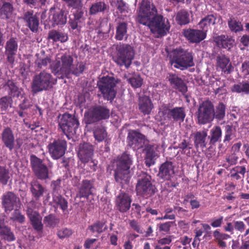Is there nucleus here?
<instances>
[{
  "label": "nucleus",
  "instance_id": "f257e3e1",
  "mask_svg": "<svg viewBox=\"0 0 249 249\" xmlns=\"http://www.w3.org/2000/svg\"><path fill=\"white\" fill-rule=\"evenodd\" d=\"M137 21L148 26L157 37L166 35L170 29L168 21L161 15H157L155 6L146 0H142L141 3Z\"/></svg>",
  "mask_w": 249,
  "mask_h": 249
},
{
  "label": "nucleus",
  "instance_id": "f03ea898",
  "mask_svg": "<svg viewBox=\"0 0 249 249\" xmlns=\"http://www.w3.org/2000/svg\"><path fill=\"white\" fill-rule=\"evenodd\" d=\"M128 144L135 149H139L146 146V155L145 163L147 166L150 167L155 163V160L159 157L158 146L148 145V141L142 134L136 131L129 132L127 138Z\"/></svg>",
  "mask_w": 249,
  "mask_h": 249
},
{
  "label": "nucleus",
  "instance_id": "7ed1b4c3",
  "mask_svg": "<svg viewBox=\"0 0 249 249\" xmlns=\"http://www.w3.org/2000/svg\"><path fill=\"white\" fill-rule=\"evenodd\" d=\"M132 164V157L129 154L124 153L118 157L115 170V178L117 182L126 183L128 181L130 177L129 169Z\"/></svg>",
  "mask_w": 249,
  "mask_h": 249
},
{
  "label": "nucleus",
  "instance_id": "20e7f679",
  "mask_svg": "<svg viewBox=\"0 0 249 249\" xmlns=\"http://www.w3.org/2000/svg\"><path fill=\"white\" fill-rule=\"evenodd\" d=\"M72 57L67 54L57 57L51 65L53 72L59 78H63L64 76L68 77L71 71L73 66Z\"/></svg>",
  "mask_w": 249,
  "mask_h": 249
},
{
  "label": "nucleus",
  "instance_id": "39448f33",
  "mask_svg": "<svg viewBox=\"0 0 249 249\" xmlns=\"http://www.w3.org/2000/svg\"><path fill=\"white\" fill-rule=\"evenodd\" d=\"M170 57L172 66L177 69L184 70L194 65L191 53L181 48L173 51Z\"/></svg>",
  "mask_w": 249,
  "mask_h": 249
},
{
  "label": "nucleus",
  "instance_id": "423d86ee",
  "mask_svg": "<svg viewBox=\"0 0 249 249\" xmlns=\"http://www.w3.org/2000/svg\"><path fill=\"white\" fill-rule=\"evenodd\" d=\"M116 52L113 56V61L119 66L128 68L134 57L133 48L129 45L120 44L116 46Z\"/></svg>",
  "mask_w": 249,
  "mask_h": 249
},
{
  "label": "nucleus",
  "instance_id": "0eeeda50",
  "mask_svg": "<svg viewBox=\"0 0 249 249\" xmlns=\"http://www.w3.org/2000/svg\"><path fill=\"white\" fill-rule=\"evenodd\" d=\"M56 83V79L53 78L51 74L42 71L34 77L32 88L34 92H36L46 90Z\"/></svg>",
  "mask_w": 249,
  "mask_h": 249
},
{
  "label": "nucleus",
  "instance_id": "6e6552de",
  "mask_svg": "<svg viewBox=\"0 0 249 249\" xmlns=\"http://www.w3.org/2000/svg\"><path fill=\"white\" fill-rule=\"evenodd\" d=\"M110 115L109 109L101 106H95L90 107L85 113V121L86 124H90L95 122L108 119Z\"/></svg>",
  "mask_w": 249,
  "mask_h": 249
},
{
  "label": "nucleus",
  "instance_id": "1a4fd4ad",
  "mask_svg": "<svg viewBox=\"0 0 249 249\" xmlns=\"http://www.w3.org/2000/svg\"><path fill=\"white\" fill-rule=\"evenodd\" d=\"M59 125L63 133L68 137L76 133V129L79 126L77 120L69 113H65L59 117Z\"/></svg>",
  "mask_w": 249,
  "mask_h": 249
},
{
  "label": "nucleus",
  "instance_id": "9d476101",
  "mask_svg": "<svg viewBox=\"0 0 249 249\" xmlns=\"http://www.w3.org/2000/svg\"><path fill=\"white\" fill-rule=\"evenodd\" d=\"M198 123L205 124L212 122L214 117V107L210 101L203 102L200 105L197 112Z\"/></svg>",
  "mask_w": 249,
  "mask_h": 249
},
{
  "label": "nucleus",
  "instance_id": "9b49d317",
  "mask_svg": "<svg viewBox=\"0 0 249 249\" xmlns=\"http://www.w3.org/2000/svg\"><path fill=\"white\" fill-rule=\"evenodd\" d=\"M98 86L105 99L112 100L114 98L116 91L114 89L115 82L113 78L108 76L103 77L98 82Z\"/></svg>",
  "mask_w": 249,
  "mask_h": 249
},
{
  "label": "nucleus",
  "instance_id": "f8f14e48",
  "mask_svg": "<svg viewBox=\"0 0 249 249\" xmlns=\"http://www.w3.org/2000/svg\"><path fill=\"white\" fill-rule=\"evenodd\" d=\"M151 177L143 174L139 178L136 186V192L138 195L143 197H147L154 193V187L150 182Z\"/></svg>",
  "mask_w": 249,
  "mask_h": 249
},
{
  "label": "nucleus",
  "instance_id": "ddd939ff",
  "mask_svg": "<svg viewBox=\"0 0 249 249\" xmlns=\"http://www.w3.org/2000/svg\"><path fill=\"white\" fill-rule=\"evenodd\" d=\"M67 147L66 141L61 139L54 140L47 146L49 153L54 160L62 157L65 154Z\"/></svg>",
  "mask_w": 249,
  "mask_h": 249
},
{
  "label": "nucleus",
  "instance_id": "4468645a",
  "mask_svg": "<svg viewBox=\"0 0 249 249\" xmlns=\"http://www.w3.org/2000/svg\"><path fill=\"white\" fill-rule=\"evenodd\" d=\"M1 199L2 206L6 212L18 209L20 207L19 198L11 192L4 194Z\"/></svg>",
  "mask_w": 249,
  "mask_h": 249
},
{
  "label": "nucleus",
  "instance_id": "2eb2a0df",
  "mask_svg": "<svg viewBox=\"0 0 249 249\" xmlns=\"http://www.w3.org/2000/svg\"><path fill=\"white\" fill-rule=\"evenodd\" d=\"M31 163L36 176L40 179H45L49 177V171L42 161L35 156H31Z\"/></svg>",
  "mask_w": 249,
  "mask_h": 249
},
{
  "label": "nucleus",
  "instance_id": "dca6fc26",
  "mask_svg": "<svg viewBox=\"0 0 249 249\" xmlns=\"http://www.w3.org/2000/svg\"><path fill=\"white\" fill-rule=\"evenodd\" d=\"M132 199L127 194L122 192L116 198V209L121 213H125L129 210Z\"/></svg>",
  "mask_w": 249,
  "mask_h": 249
},
{
  "label": "nucleus",
  "instance_id": "f3484780",
  "mask_svg": "<svg viewBox=\"0 0 249 249\" xmlns=\"http://www.w3.org/2000/svg\"><path fill=\"white\" fill-rule=\"evenodd\" d=\"M183 35L192 43H199L206 38V33L199 30L187 29L183 30Z\"/></svg>",
  "mask_w": 249,
  "mask_h": 249
},
{
  "label": "nucleus",
  "instance_id": "a211bd4d",
  "mask_svg": "<svg viewBox=\"0 0 249 249\" xmlns=\"http://www.w3.org/2000/svg\"><path fill=\"white\" fill-rule=\"evenodd\" d=\"M216 68L225 74H229L233 71V67L229 58L224 55H218L216 57Z\"/></svg>",
  "mask_w": 249,
  "mask_h": 249
},
{
  "label": "nucleus",
  "instance_id": "6ab92c4d",
  "mask_svg": "<svg viewBox=\"0 0 249 249\" xmlns=\"http://www.w3.org/2000/svg\"><path fill=\"white\" fill-rule=\"evenodd\" d=\"M175 174L174 166L171 161H166L162 163L159 169V176L165 180H169Z\"/></svg>",
  "mask_w": 249,
  "mask_h": 249
},
{
  "label": "nucleus",
  "instance_id": "aec40b11",
  "mask_svg": "<svg viewBox=\"0 0 249 249\" xmlns=\"http://www.w3.org/2000/svg\"><path fill=\"white\" fill-rule=\"evenodd\" d=\"M18 49L17 41L12 38L8 40L5 45V54L8 62L13 64L15 61V56Z\"/></svg>",
  "mask_w": 249,
  "mask_h": 249
},
{
  "label": "nucleus",
  "instance_id": "412c9836",
  "mask_svg": "<svg viewBox=\"0 0 249 249\" xmlns=\"http://www.w3.org/2000/svg\"><path fill=\"white\" fill-rule=\"evenodd\" d=\"M92 154L93 148L91 145L84 143L79 145L78 156L83 162H88L90 160Z\"/></svg>",
  "mask_w": 249,
  "mask_h": 249
},
{
  "label": "nucleus",
  "instance_id": "4be33fe9",
  "mask_svg": "<svg viewBox=\"0 0 249 249\" xmlns=\"http://www.w3.org/2000/svg\"><path fill=\"white\" fill-rule=\"evenodd\" d=\"M1 138L6 147L12 151L14 146L15 137L11 129L9 128L4 129L2 133Z\"/></svg>",
  "mask_w": 249,
  "mask_h": 249
},
{
  "label": "nucleus",
  "instance_id": "5701e85b",
  "mask_svg": "<svg viewBox=\"0 0 249 249\" xmlns=\"http://www.w3.org/2000/svg\"><path fill=\"white\" fill-rule=\"evenodd\" d=\"M171 85L175 89L182 92H185L187 90V87L185 85L183 80L177 75L169 73L167 77Z\"/></svg>",
  "mask_w": 249,
  "mask_h": 249
},
{
  "label": "nucleus",
  "instance_id": "b1692460",
  "mask_svg": "<svg viewBox=\"0 0 249 249\" xmlns=\"http://www.w3.org/2000/svg\"><path fill=\"white\" fill-rule=\"evenodd\" d=\"M165 111L169 118H172L176 121L183 122L185 117L184 109L182 107H175L171 109H166Z\"/></svg>",
  "mask_w": 249,
  "mask_h": 249
},
{
  "label": "nucleus",
  "instance_id": "393cba45",
  "mask_svg": "<svg viewBox=\"0 0 249 249\" xmlns=\"http://www.w3.org/2000/svg\"><path fill=\"white\" fill-rule=\"evenodd\" d=\"M27 213L35 229L39 231L42 229L41 218L38 213L28 208Z\"/></svg>",
  "mask_w": 249,
  "mask_h": 249
},
{
  "label": "nucleus",
  "instance_id": "a878e982",
  "mask_svg": "<svg viewBox=\"0 0 249 249\" xmlns=\"http://www.w3.org/2000/svg\"><path fill=\"white\" fill-rule=\"evenodd\" d=\"M30 190L33 196L36 199L42 196L44 193L47 192L44 188L36 179L33 180L31 182Z\"/></svg>",
  "mask_w": 249,
  "mask_h": 249
},
{
  "label": "nucleus",
  "instance_id": "bb28decb",
  "mask_svg": "<svg viewBox=\"0 0 249 249\" xmlns=\"http://www.w3.org/2000/svg\"><path fill=\"white\" fill-rule=\"evenodd\" d=\"M93 184L90 181L88 180H83L77 196L81 197H87L92 193Z\"/></svg>",
  "mask_w": 249,
  "mask_h": 249
},
{
  "label": "nucleus",
  "instance_id": "cd10ccee",
  "mask_svg": "<svg viewBox=\"0 0 249 249\" xmlns=\"http://www.w3.org/2000/svg\"><path fill=\"white\" fill-rule=\"evenodd\" d=\"M214 40L219 47L228 50H229L232 47L234 42L233 39L228 38L224 35L215 37Z\"/></svg>",
  "mask_w": 249,
  "mask_h": 249
},
{
  "label": "nucleus",
  "instance_id": "c85d7f7f",
  "mask_svg": "<svg viewBox=\"0 0 249 249\" xmlns=\"http://www.w3.org/2000/svg\"><path fill=\"white\" fill-rule=\"evenodd\" d=\"M139 107L140 110L145 114H149L153 108V105L150 99L145 96L140 98Z\"/></svg>",
  "mask_w": 249,
  "mask_h": 249
},
{
  "label": "nucleus",
  "instance_id": "c756f323",
  "mask_svg": "<svg viewBox=\"0 0 249 249\" xmlns=\"http://www.w3.org/2000/svg\"><path fill=\"white\" fill-rule=\"evenodd\" d=\"M24 18L32 31L35 32L37 31L39 22L35 16L33 15L31 12H27L25 13Z\"/></svg>",
  "mask_w": 249,
  "mask_h": 249
},
{
  "label": "nucleus",
  "instance_id": "7c9ffc66",
  "mask_svg": "<svg viewBox=\"0 0 249 249\" xmlns=\"http://www.w3.org/2000/svg\"><path fill=\"white\" fill-rule=\"evenodd\" d=\"M13 10L12 5L9 2L2 1L0 2V18L2 19H8L11 18Z\"/></svg>",
  "mask_w": 249,
  "mask_h": 249
},
{
  "label": "nucleus",
  "instance_id": "2f4dec72",
  "mask_svg": "<svg viewBox=\"0 0 249 249\" xmlns=\"http://www.w3.org/2000/svg\"><path fill=\"white\" fill-rule=\"evenodd\" d=\"M4 216L0 214V234L4 236V238L8 241H13L15 237L10 229L4 225Z\"/></svg>",
  "mask_w": 249,
  "mask_h": 249
},
{
  "label": "nucleus",
  "instance_id": "473e14b6",
  "mask_svg": "<svg viewBox=\"0 0 249 249\" xmlns=\"http://www.w3.org/2000/svg\"><path fill=\"white\" fill-rule=\"evenodd\" d=\"M215 21L216 17L213 15H210L202 18L199 22V25L202 31L206 33L211 25L215 24Z\"/></svg>",
  "mask_w": 249,
  "mask_h": 249
},
{
  "label": "nucleus",
  "instance_id": "72a5a7b5",
  "mask_svg": "<svg viewBox=\"0 0 249 249\" xmlns=\"http://www.w3.org/2000/svg\"><path fill=\"white\" fill-rule=\"evenodd\" d=\"M213 236L219 246L222 249L225 248L227 246L226 243L224 241L231 238V236L226 233L220 232L218 230H215L213 232Z\"/></svg>",
  "mask_w": 249,
  "mask_h": 249
},
{
  "label": "nucleus",
  "instance_id": "f704fd0d",
  "mask_svg": "<svg viewBox=\"0 0 249 249\" xmlns=\"http://www.w3.org/2000/svg\"><path fill=\"white\" fill-rule=\"evenodd\" d=\"M194 143L195 146L197 147L200 146L204 147L206 146L205 140L207 134L205 131L197 132L194 134Z\"/></svg>",
  "mask_w": 249,
  "mask_h": 249
},
{
  "label": "nucleus",
  "instance_id": "c9c22d12",
  "mask_svg": "<svg viewBox=\"0 0 249 249\" xmlns=\"http://www.w3.org/2000/svg\"><path fill=\"white\" fill-rule=\"evenodd\" d=\"M107 227L104 221H97L88 227L89 230L92 233H101L107 230Z\"/></svg>",
  "mask_w": 249,
  "mask_h": 249
},
{
  "label": "nucleus",
  "instance_id": "e433bc0d",
  "mask_svg": "<svg viewBox=\"0 0 249 249\" xmlns=\"http://www.w3.org/2000/svg\"><path fill=\"white\" fill-rule=\"evenodd\" d=\"M127 24L124 22L119 24L116 28L115 38L117 40H122L124 37H127Z\"/></svg>",
  "mask_w": 249,
  "mask_h": 249
},
{
  "label": "nucleus",
  "instance_id": "4c0bfd02",
  "mask_svg": "<svg viewBox=\"0 0 249 249\" xmlns=\"http://www.w3.org/2000/svg\"><path fill=\"white\" fill-rule=\"evenodd\" d=\"M246 169L244 166H237L233 168L231 171V177L233 178L238 180L244 178Z\"/></svg>",
  "mask_w": 249,
  "mask_h": 249
},
{
  "label": "nucleus",
  "instance_id": "58836bf2",
  "mask_svg": "<svg viewBox=\"0 0 249 249\" xmlns=\"http://www.w3.org/2000/svg\"><path fill=\"white\" fill-rule=\"evenodd\" d=\"M228 26L230 29L234 32H240L243 30L241 22L234 18L231 17L228 20Z\"/></svg>",
  "mask_w": 249,
  "mask_h": 249
},
{
  "label": "nucleus",
  "instance_id": "ea45409f",
  "mask_svg": "<svg viewBox=\"0 0 249 249\" xmlns=\"http://www.w3.org/2000/svg\"><path fill=\"white\" fill-rule=\"evenodd\" d=\"M52 19L54 26L55 25H64L67 21V18L61 11H58L53 14Z\"/></svg>",
  "mask_w": 249,
  "mask_h": 249
},
{
  "label": "nucleus",
  "instance_id": "a19ab883",
  "mask_svg": "<svg viewBox=\"0 0 249 249\" xmlns=\"http://www.w3.org/2000/svg\"><path fill=\"white\" fill-rule=\"evenodd\" d=\"M107 5L104 2H97L93 3L89 9L90 15L96 14L98 12L104 11L107 9Z\"/></svg>",
  "mask_w": 249,
  "mask_h": 249
},
{
  "label": "nucleus",
  "instance_id": "79ce46f5",
  "mask_svg": "<svg viewBox=\"0 0 249 249\" xmlns=\"http://www.w3.org/2000/svg\"><path fill=\"white\" fill-rule=\"evenodd\" d=\"M93 133L95 140L99 142L104 141L107 137L106 130L103 126L97 127L94 130Z\"/></svg>",
  "mask_w": 249,
  "mask_h": 249
},
{
  "label": "nucleus",
  "instance_id": "37998d69",
  "mask_svg": "<svg viewBox=\"0 0 249 249\" xmlns=\"http://www.w3.org/2000/svg\"><path fill=\"white\" fill-rule=\"evenodd\" d=\"M222 130L219 126L213 127L210 131V141L211 142L214 143L218 142L221 137Z\"/></svg>",
  "mask_w": 249,
  "mask_h": 249
},
{
  "label": "nucleus",
  "instance_id": "c03bdc74",
  "mask_svg": "<svg viewBox=\"0 0 249 249\" xmlns=\"http://www.w3.org/2000/svg\"><path fill=\"white\" fill-rule=\"evenodd\" d=\"M49 37L54 41L65 42L68 39V36L64 34L53 31L49 34Z\"/></svg>",
  "mask_w": 249,
  "mask_h": 249
},
{
  "label": "nucleus",
  "instance_id": "a18cd8bd",
  "mask_svg": "<svg viewBox=\"0 0 249 249\" xmlns=\"http://www.w3.org/2000/svg\"><path fill=\"white\" fill-rule=\"evenodd\" d=\"M36 59L35 63L38 67L41 68L47 66L50 62V59L45 57L43 53H36Z\"/></svg>",
  "mask_w": 249,
  "mask_h": 249
},
{
  "label": "nucleus",
  "instance_id": "49530a36",
  "mask_svg": "<svg viewBox=\"0 0 249 249\" xmlns=\"http://www.w3.org/2000/svg\"><path fill=\"white\" fill-rule=\"evenodd\" d=\"M176 19L179 24H186L189 22V14L185 11H181L177 14Z\"/></svg>",
  "mask_w": 249,
  "mask_h": 249
},
{
  "label": "nucleus",
  "instance_id": "de8ad7c7",
  "mask_svg": "<svg viewBox=\"0 0 249 249\" xmlns=\"http://www.w3.org/2000/svg\"><path fill=\"white\" fill-rule=\"evenodd\" d=\"M171 242L172 239L170 236L161 238L158 240V244L155 245V249H171L169 246H165L162 247V246L169 245Z\"/></svg>",
  "mask_w": 249,
  "mask_h": 249
},
{
  "label": "nucleus",
  "instance_id": "09e8293b",
  "mask_svg": "<svg viewBox=\"0 0 249 249\" xmlns=\"http://www.w3.org/2000/svg\"><path fill=\"white\" fill-rule=\"evenodd\" d=\"M10 178L9 172L4 167L0 166V182L5 185Z\"/></svg>",
  "mask_w": 249,
  "mask_h": 249
},
{
  "label": "nucleus",
  "instance_id": "8fccbe9b",
  "mask_svg": "<svg viewBox=\"0 0 249 249\" xmlns=\"http://www.w3.org/2000/svg\"><path fill=\"white\" fill-rule=\"evenodd\" d=\"M7 85L9 87L10 94L12 96L19 97L21 94V89L18 88L11 81H8Z\"/></svg>",
  "mask_w": 249,
  "mask_h": 249
},
{
  "label": "nucleus",
  "instance_id": "3c124183",
  "mask_svg": "<svg viewBox=\"0 0 249 249\" xmlns=\"http://www.w3.org/2000/svg\"><path fill=\"white\" fill-rule=\"evenodd\" d=\"M112 6H116L117 9L120 13L125 14L128 12V7L125 4L122 0H118L117 1H112L111 3Z\"/></svg>",
  "mask_w": 249,
  "mask_h": 249
},
{
  "label": "nucleus",
  "instance_id": "603ef678",
  "mask_svg": "<svg viewBox=\"0 0 249 249\" xmlns=\"http://www.w3.org/2000/svg\"><path fill=\"white\" fill-rule=\"evenodd\" d=\"M53 201L54 203L59 205L63 211L67 208V202L61 196H54Z\"/></svg>",
  "mask_w": 249,
  "mask_h": 249
},
{
  "label": "nucleus",
  "instance_id": "864d4df0",
  "mask_svg": "<svg viewBox=\"0 0 249 249\" xmlns=\"http://www.w3.org/2000/svg\"><path fill=\"white\" fill-rule=\"evenodd\" d=\"M129 82L135 88L140 87L142 83V80L138 75H134L129 79Z\"/></svg>",
  "mask_w": 249,
  "mask_h": 249
},
{
  "label": "nucleus",
  "instance_id": "5fc2aeb1",
  "mask_svg": "<svg viewBox=\"0 0 249 249\" xmlns=\"http://www.w3.org/2000/svg\"><path fill=\"white\" fill-rule=\"evenodd\" d=\"M215 118L218 119H223L225 115V106L223 103H220L216 107L214 114Z\"/></svg>",
  "mask_w": 249,
  "mask_h": 249
},
{
  "label": "nucleus",
  "instance_id": "6e6d98bb",
  "mask_svg": "<svg viewBox=\"0 0 249 249\" xmlns=\"http://www.w3.org/2000/svg\"><path fill=\"white\" fill-rule=\"evenodd\" d=\"M9 98L3 97L0 100V111L1 114H4L9 106Z\"/></svg>",
  "mask_w": 249,
  "mask_h": 249
},
{
  "label": "nucleus",
  "instance_id": "4d7b16f0",
  "mask_svg": "<svg viewBox=\"0 0 249 249\" xmlns=\"http://www.w3.org/2000/svg\"><path fill=\"white\" fill-rule=\"evenodd\" d=\"M84 70V66L82 63H78L75 66L73 65L70 74H73L76 75L82 73Z\"/></svg>",
  "mask_w": 249,
  "mask_h": 249
},
{
  "label": "nucleus",
  "instance_id": "13d9d810",
  "mask_svg": "<svg viewBox=\"0 0 249 249\" xmlns=\"http://www.w3.org/2000/svg\"><path fill=\"white\" fill-rule=\"evenodd\" d=\"M14 210L15 211L13 214L12 219L20 223L23 222L25 219L24 216L19 213L18 209Z\"/></svg>",
  "mask_w": 249,
  "mask_h": 249
},
{
  "label": "nucleus",
  "instance_id": "bf43d9fd",
  "mask_svg": "<svg viewBox=\"0 0 249 249\" xmlns=\"http://www.w3.org/2000/svg\"><path fill=\"white\" fill-rule=\"evenodd\" d=\"M71 234V231L68 229H63L58 231V236L60 238H64L69 237Z\"/></svg>",
  "mask_w": 249,
  "mask_h": 249
},
{
  "label": "nucleus",
  "instance_id": "052dcab7",
  "mask_svg": "<svg viewBox=\"0 0 249 249\" xmlns=\"http://www.w3.org/2000/svg\"><path fill=\"white\" fill-rule=\"evenodd\" d=\"M231 134L232 127L229 125H226L225 126V136L224 141L226 142L231 140Z\"/></svg>",
  "mask_w": 249,
  "mask_h": 249
},
{
  "label": "nucleus",
  "instance_id": "680f3d73",
  "mask_svg": "<svg viewBox=\"0 0 249 249\" xmlns=\"http://www.w3.org/2000/svg\"><path fill=\"white\" fill-rule=\"evenodd\" d=\"M131 228L138 232V233H142V230L140 226L139 225L138 223L135 220H131L129 222Z\"/></svg>",
  "mask_w": 249,
  "mask_h": 249
},
{
  "label": "nucleus",
  "instance_id": "e2e57ef3",
  "mask_svg": "<svg viewBox=\"0 0 249 249\" xmlns=\"http://www.w3.org/2000/svg\"><path fill=\"white\" fill-rule=\"evenodd\" d=\"M245 227V224L243 221H237L235 222L234 227L235 229L240 232H242L244 231Z\"/></svg>",
  "mask_w": 249,
  "mask_h": 249
},
{
  "label": "nucleus",
  "instance_id": "0e129e2a",
  "mask_svg": "<svg viewBox=\"0 0 249 249\" xmlns=\"http://www.w3.org/2000/svg\"><path fill=\"white\" fill-rule=\"evenodd\" d=\"M84 12L82 10H77L74 13V19L79 20L80 22H83L85 18L83 17Z\"/></svg>",
  "mask_w": 249,
  "mask_h": 249
},
{
  "label": "nucleus",
  "instance_id": "69168bd1",
  "mask_svg": "<svg viewBox=\"0 0 249 249\" xmlns=\"http://www.w3.org/2000/svg\"><path fill=\"white\" fill-rule=\"evenodd\" d=\"M237 160L238 157L235 154L230 155L227 158V161L230 165L235 164Z\"/></svg>",
  "mask_w": 249,
  "mask_h": 249
},
{
  "label": "nucleus",
  "instance_id": "338daca9",
  "mask_svg": "<svg viewBox=\"0 0 249 249\" xmlns=\"http://www.w3.org/2000/svg\"><path fill=\"white\" fill-rule=\"evenodd\" d=\"M223 217H220L217 219H215L213 220L211 225L213 228H217L221 226L222 221Z\"/></svg>",
  "mask_w": 249,
  "mask_h": 249
},
{
  "label": "nucleus",
  "instance_id": "774afa93",
  "mask_svg": "<svg viewBox=\"0 0 249 249\" xmlns=\"http://www.w3.org/2000/svg\"><path fill=\"white\" fill-rule=\"evenodd\" d=\"M96 240V239H87L85 242L84 247L86 249H90Z\"/></svg>",
  "mask_w": 249,
  "mask_h": 249
}]
</instances>
